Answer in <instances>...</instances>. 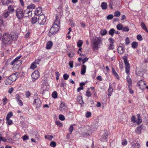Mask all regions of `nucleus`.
<instances>
[{
  "instance_id": "57",
  "label": "nucleus",
  "mask_w": 148,
  "mask_h": 148,
  "mask_svg": "<svg viewBox=\"0 0 148 148\" xmlns=\"http://www.w3.org/2000/svg\"><path fill=\"white\" fill-rule=\"evenodd\" d=\"M137 39L139 41H141L143 40V38L140 35H138L137 36Z\"/></svg>"
},
{
  "instance_id": "44",
  "label": "nucleus",
  "mask_w": 148,
  "mask_h": 148,
  "mask_svg": "<svg viewBox=\"0 0 148 148\" xmlns=\"http://www.w3.org/2000/svg\"><path fill=\"white\" fill-rule=\"evenodd\" d=\"M53 136L51 135H45V138L50 140H51L53 138Z\"/></svg>"
},
{
  "instance_id": "18",
  "label": "nucleus",
  "mask_w": 148,
  "mask_h": 148,
  "mask_svg": "<svg viewBox=\"0 0 148 148\" xmlns=\"http://www.w3.org/2000/svg\"><path fill=\"white\" fill-rule=\"evenodd\" d=\"M77 100L80 104H84V102L82 99V97L81 96L79 95L77 96Z\"/></svg>"
},
{
  "instance_id": "22",
  "label": "nucleus",
  "mask_w": 148,
  "mask_h": 148,
  "mask_svg": "<svg viewBox=\"0 0 148 148\" xmlns=\"http://www.w3.org/2000/svg\"><path fill=\"white\" fill-rule=\"evenodd\" d=\"M113 91V89L112 88V87L111 84L110 83L109 84V89L108 90V96H110L111 94V93Z\"/></svg>"
},
{
  "instance_id": "16",
  "label": "nucleus",
  "mask_w": 148,
  "mask_h": 148,
  "mask_svg": "<svg viewBox=\"0 0 148 148\" xmlns=\"http://www.w3.org/2000/svg\"><path fill=\"white\" fill-rule=\"evenodd\" d=\"M53 42L51 41H48L46 45V48L47 49H49L51 48L53 45Z\"/></svg>"
},
{
  "instance_id": "10",
  "label": "nucleus",
  "mask_w": 148,
  "mask_h": 148,
  "mask_svg": "<svg viewBox=\"0 0 148 148\" xmlns=\"http://www.w3.org/2000/svg\"><path fill=\"white\" fill-rule=\"evenodd\" d=\"M18 73L17 72H16L15 73H14L12 74L10 76L8 77L10 78L11 81L12 82L15 81L18 78Z\"/></svg>"
},
{
  "instance_id": "41",
  "label": "nucleus",
  "mask_w": 148,
  "mask_h": 148,
  "mask_svg": "<svg viewBox=\"0 0 148 148\" xmlns=\"http://www.w3.org/2000/svg\"><path fill=\"white\" fill-rule=\"evenodd\" d=\"M116 28L118 30H122L123 26L121 24H119L116 26Z\"/></svg>"
},
{
  "instance_id": "58",
  "label": "nucleus",
  "mask_w": 148,
  "mask_h": 148,
  "mask_svg": "<svg viewBox=\"0 0 148 148\" xmlns=\"http://www.w3.org/2000/svg\"><path fill=\"white\" fill-rule=\"evenodd\" d=\"M91 113L90 112H87L86 114V118H89L91 116Z\"/></svg>"
},
{
  "instance_id": "24",
  "label": "nucleus",
  "mask_w": 148,
  "mask_h": 148,
  "mask_svg": "<svg viewBox=\"0 0 148 148\" xmlns=\"http://www.w3.org/2000/svg\"><path fill=\"white\" fill-rule=\"evenodd\" d=\"M65 103H62L60 106L59 110L61 111H64L65 108Z\"/></svg>"
},
{
  "instance_id": "55",
  "label": "nucleus",
  "mask_w": 148,
  "mask_h": 148,
  "mask_svg": "<svg viewBox=\"0 0 148 148\" xmlns=\"http://www.w3.org/2000/svg\"><path fill=\"white\" fill-rule=\"evenodd\" d=\"M131 121L133 123H135L136 122V117L134 116H132L131 118Z\"/></svg>"
},
{
  "instance_id": "54",
  "label": "nucleus",
  "mask_w": 148,
  "mask_h": 148,
  "mask_svg": "<svg viewBox=\"0 0 148 148\" xmlns=\"http://www.w3.org/2000/svg\"><path fill=\"white\" fill-rule=\"evenodd\" d=\"M63 77L64 80H66L69 78V75H67V74L65 73L64 74Z\"/></svg>"
},
{
  "instance_id": "32",
  "label": "nucleus",
  "mask_w": 148,
  "mask_h": 148,
  "mask_svg": "<svg viewBox=\"0 0 148 148\" xmlns=\"http://www.w3.org/2000/svg\"><path fill=\"white\" fill-rule=\"evenodd\" d=\"M115 1L114 0H111L109 2V6L111 9H113L112 6L114 5Z\"/></svg>"
},
{
  "instance_id": "62",
  "label": "nucleus",
  "mask_w": 148,
  "mask_h": 148,
  "mask_svg": "<svg viewBox=\"0 0 148 148\" xmlns=\"http://www.w3.org/2000/svg\"><path fill=\"white\" fill-rule=\"evenodd\" d=\"M17 102L19 106H23V103L21 99L18 100L17 101Z\"/></svg>"
},
{
  "instance_id": "61",
  "label": "nucleus",
  "mask_w": 148,
  "mask_h": 148,
  "mask_svg": "<svg viewBox=\"0 0 148 148\" xmlns=\"http://www.w3.org/2000/svg\"><path fill=\"white\" fill-rule=\"evenodd\" d=\"M113 16L112 14H109L107 16V19L108 20L112 19L113 18Z\"/></svg>"
},
{
  "instance_id": "21",
  "label": "nucleus",
  "mask_w": 148,
  "mask_h": 148,
  "mask_svg": "<svg viewBox=\"0 0 148 148\" xmlns=\"http://www.w3.org/2000/svg\"><path fill=\"white\" fill-rule=\"evenodd\" d=\"M86 69V66L85 65H82L81 67V73L82 75H84L85 74Z\"/></svg>"
},
{
  "instance_id": "28",
  "label": "nucleus",
  "mask_w": 148,
  "mask_h": 148,
  "mask_svg": "<svg viewBox=\"0 0 148 148\" xmlns=\"http://www.w3.org/2000/svg\"><path fill=\"white\" fill-rule=\"evenodd\" d=\"M10 13L7 11H5L2 14V16L4 18H7L9 15Z\"/></svg>"
},
{
  "instance_id": "8",
  "label": "nucleus",
  "mask_w": 148,
  "mask_h": 148,
  "mask_svg": "<svg viewBox=\"0 0 148 148\" xmlns=\"http://www.w3.org/2000/svg\"><path fill=\"white\" fill-rule=\"evenodd\" d=\"M34 81L38 79L40 76L38 71L37 70H35L31 75Z\"/></svg>"
},
{
  "instance_id": "49",
  "label": "nucleus",
  "mask_w": 148,
  "mask_h": 148,
  "mask_svg": "<svg viewBox=\"0 0 148 148\" xmlns=\"http://www.w3.org/2000/svg\"><path fill=\"white\" fill-rule=\"evenodd\" d=\"M52 97L54 98H56L57 97V92L56 91H54L52 94Z\"/></svg>"
},
{
  "instance_id": "34",
  "label": "nucleus",
  "mask_w": 148,
  "mask_h": 148,
  "mask_svg": "<svg viewBox=\"0 0 148 148\" xmlns=\"http://www.w3.org/2000/svg\"><path fill=\"white\" fill-rule=\"evenodd\" d=\"M140 25L142 28L146 32H148V30L145 24L143 23H141Z\"/></svg>"
},
{
  "instance_id": "11",
  "label": "nucleus",
  "mask_w": 148,
  "mask_h": 148,
  "mask_svg": "<svg viewBox=\"0 0 148 148\" xmlns=\"http://www.w3.org/2000/svg\"><path fill=\"white\" fill-rule=\"evenodd\" d=\"M126 80L127 82L128 88H132V82L129 76L127 77Z\"/></svg>"
},
{
  "instance_id": "64",
  "label": "nucleus",
  "mask_w": 148,
  "mask_h": 148,
  "mask_svg": "<svg viewBox=\"0 0 148 148\" xmlns=\"http://www.w3.org/2000/svg\"><path fill=\"white\" fill-rule=\"evenodd\" d=\"M31 95L30 92L29 91L26 92L25 95L26 97L28 98Z\"/></svg>"
},
{
  "instance_id": "46",
  "label": "nucleus",
  "mask_w": 148,
  "mask_h": 148,
  "mask_svg": "<svg viewBox=\"0 0 148 148\" xmlns=\"http://www.w3.org/2000/svg\"><path fill=\"white\" fill-rule=\"evenodd\" d=\"M35 6L34 4H31L30 5H29L27 8H28L30 10L31 9H34L35 8Z\"/></svg>"
},
{
  "instance_id": "52",
  "label": "nucleus",
  "mask_w": 148,
  "mask_h": 148,
  "mask_svg": "<svg viewBox=\"0 0 148 148\" xmlns=\"http://www.w3.org/2000/svg\"><path fill=\"white\" fill-rule=\"evenodd\" d=\"M18 73V75H17L18 77H23L25 75V73L23 72H21Z\"/></svg>"
},
{
  "instance_id": "30",
  "label": "nucleus",
  "mask_w": 148,
  "mask_h": 148,
  "mask_svg": "<svg viewBox=\"0 0 148 148\" xmlns=\"http://www.w3.org/2000/svg\"><path fill=\"white\" fill-rule=\"evenodd\" d=\"M12 82V81H11L9 77L6 79L5 82V84L7 85H10Z\"/></svg>"
},
{
  "instance_id": "19",
  "label": "nucleus",
  "mask_w": 148,
  "mask_h": 148,
  "mask_svg": "<svg viewBox=\"0 0 148 148\" xmlns=\"http://www.w3.org/2000/svg\"><path fill=\"white\" fill-rule=\"evenodd\" d=\"M112 73L114 76L118 80L119 79V77L117 73L116 72L114 68L113 67L112 68Z\"/></svg>"
},
{
  "instance_id": "31",
  "label": "nucleus",
  "mask_w": 148,
  "mask_h": 148,
  "mask_svg": "<svg viewBox=\"0 0 148 148\" xmlns=\"http://www.w3.org/2000/svg\"><path fill=\"white\" fill-rule=\"evenodd\" d=\"M67 55L69 57L72 58L74 56V51H71L70 52L67 51Z\"/></svg>"
},
{
  "instance_id": "45",
  "label": "nucleus",
  "mask_w": 148,
  "mask_h": 148,
  "mask_svg": "<svg viewBox=\"0 0 148 148\" xmlns=\"http://www.w3.org/2000/svg\"><path fill=\"white\" fill-rule=\"evenodd\" d=\"M40 61V59L36 60L35 61L33 62L31 65H36L37 64H39V62Z\"/></svg>"
},
{
  "instance_id": "29",
  "label": "nucleus",
  "mask_w": 148,
  "mask_h": 148,
  "mask_svg": "<svg viewBox=\"0 0 148 148\" xmlns=\"http://www.w3.org/2000/svg\"><path fill=\"white\" fill-rule=\"evenodd\" d=\"M108 136V134L107 133H105L100 138V140L102 141H103L104 140L105 141L107 137Z\"/></svg>"
},
{
  "instance_id": "1",
  "label": "nucleus",
  "mask_w": 148,
  "mask_h": 148,
  "mask_svg": "<svg viewBox=\"0 0 148 148\" xmlns=\"http://www.w3.org/2000/svg\"><path fill=\"white\" fill-rule=\"evenodd\" d=\"M92 42V49L94 51L97 50L99 48L100 45L102 44L101 38H95L93 39Z\"/></svg>"
},
{
  "instance_id": "60",
  "label": "nucleus",
  "mask_w": 148,
  "mask_h": 148,
  "mask_svg": "<svg viewBox=\"0 0 148 148\" xmlns=\"http://www.w3.org/2000/svg\"><path fill=\"white\" fill-rule=\"evenodd\" d=\"M55 123L59 127H61L62 125V123L60 121H56Z\"/></svg>"
},
{
  "instance_id": "39",
  "label": "nucleus",
  "mask_w": 148,
  "mask_h": 148,
  "mask_svg": "<svg viewBox=\"0 0 148 148\" xmlns=\"http://www.w3.org/2000/svg\"><path fill=\"white\" fill-rule=\"evenodd\" d=\"M83 43V41L81 40H79L77 42V47L80 48L82 45Z\"/></svg>"
},
{
  "instance_id": "5",
  "label": "nucleus",
  "mask_w": 148,
  "mask_h": 148,
  "mask_svg": "<svg viewBox=\"0 0 148 148\" xmlns=\"http://www.w3.org/2000/svg\"><path fill=\"white\" fill-rule=\"evenodd\" d=\"M46 20L44 15L42 14L39 16L38 22L40 25H44L46 21Z\"/></svg>"
},
{
  "instance_id": "17",
  "label": "nucleus",
  "mask_w": 148,
  "mask_h": 148,
  "mask_svg": "<svg viewBox=\"0 0 148 148\" xmlns=\"http://www.w3.org/2000/svg\"><path fill=\"white\" fill-rule=\"evenodd\" d=\"M118 52L120 54H123L125 51V49L122 46H119L117 49Z\"/></svg>"
},
{
  "instance_id": "4",
  "label": "nucleus",
  "mask_w": 148,
  "mask_h": 148,
  "mask_svg": "<svg viewBox=\"0 0 148 148\" xmlns=\"http://www.w3.org/2000/svg\"><path fill=\"white\" fill-rule=\"evenodd\" d=\"M16 14L18 19H22L24 16L23 10L21 8H17L16 10Z\"/></svg>"
},
{
  "instance_id": "48",
  "label": "nucleus",
  "mask_w": 148,
  "mask_h": 148,
  "mask_svg": "<svg viewBox=\"0 0 148 148\" xmlns=\"http://www.w3.org/2000/svg\"><path fill=\"white\" fill-rule=\"evenodd\" d=\"M125 65H129V64L127 60V58L125 56L123 58Z\"/></svg>"
},
{
  "instance_id": "2",
  "label": "nucleus",
  "mask_w": 148,
  "mask_h": 148,
  "mask_svg": "<svg viewBox=\"0 0 148 148\" xmlns=\"http://www.w3.org/2000/svg\"><path fill=\"white\" fill-rule=\"evenodd\" d=\"M12 42L11 36L8 34L5 33L2 36V43L5 45L10 44Z\"/></svg>"
},
{
  "instance_id": "27",
  "label": "nucleus",
  "mask_w": 148,
  "mask_h": 148,
  "mask_svg": "<svg viewBox=\"0 0 148 148\" xmlns=\"http://www.w3.org/2000/svg\"><path fill=\"white\" fill-rule=\"evenodd\" d=\"M137 116L138 117V121L137 122V123L138 125H139L142 122V120L140 116V114H137Z\"/></svg>"
},
{
  "instance_id": "47",
  "label": "nucleus",
  "mask_w": 148,
  "mask_h": 148,
  "mask_svg": "<svg viewBox=\"0 0 148 148\" xmlns=\"http://www.w3.org/2000/svg\"><path fill=\"white\" fill-rule=\"evenodd\" d=\"M6 123L8 125H10L12 124L13 122L12 120L10 119H6Z\"/></svg>"
},
{
  "instance_id": "33",
  "label": "nucleus",
  "mask_w": 148,
  "mask_h": 148,
  "mask_svg": "<svg viewBox=\"0 0 148 148\" xmlns=\"http://www.w3.org/2000/svg\"><path fill=\"white\" fill-rule=\"evenodd\" d=\"M138 45V43L136 42H133L132 44V47L134 49L136 48Z\"/></svg>"
},
{
  "instance_id": "6",
  "label": "nucleus",
  "mask_w": 148,
  "mask_h": 148,
  "mask_svg": "<svg viewBox=\"0 0 148 148\" xmlns=\"http://www.w3.org/2000/svg\"><path fill=\"white\" fill-rule=\"evenodd\" d=\"M146 83L145 82L141 80L137 83V86L141 90H143L145 88Z\"/></svg>"
},
{
  "instance_id": "37",
  "label": "nucleus",
  "mask_w": 148,
  "mask_h": 148,
  "mask_svg": "<svg viewBox=\"0 0 148 148\" xmlns=\"http://www.w3.org/2000/svg\"><path fill=\"white\" fill-rule=\"evenodd\" d=\"M115 30L114 29L112 28L110 29L109 32V34L112 36H113Z\"/></svg>"
},
{
  "instance_id": "42",
  "label": "nucleus",
  "mask_w": 148,
  "mask_h": 148,
  "mask_svg": "<svg viewBox=\"0 0 148 148\" xmlns=\"http://www.w3.org/2000/svg\"><path fill=\"white\" fill-rule=\"evenodd\" d=\"M120 15V12L119 11H116L114 12V16L115 17H119Z\"/></svg>"
},
{
  "instance_id": "12",
  "label": "nucleus",
  "mask_w": 148,
  "mask_h": 148,
  "mask_svg": "<svg viewBox=\"0 0 148 148\" xmlns=\"http://www.w3.org/2000/svg\"><path fill=\"white\" fill-rule=\"evenodd\" d=\"M23 12H24V15L25 14L26 15L25 16L26 17L30 16L32 14V11L30 10V9L27 8V9L23 11Z\"/></svg>"
},
{
  "instance_id": "14",
  "label": "nucleus",
  "mask_w": 148,
  "mask_h": 148,
  "mask_svg": "<svg viewBox=\"0 0 148 148\" xmlns=\"http://www.w3.org/2000/svg\"><path fill=\"white\" fill-rule=\"evenodd\" d=\"M143 128V125H141L138 126L135 130V132L138 134H140L141 133V131Z\"/></svg>"
},
{
  "instance_id": "23",
  "label": "nucleus",
  "mask_w": 148,
  "mask_h": 148,
  "mask_svg": "<svg viewBox=\"0 0 148 148\" xmlns=\"http://www.w3.org/2000/svg\"><path fill=\"white\" fill-rule=\"evenodd\" d=\"M85 83L84 82L80 83L79 84L80 86L77 88V92H79L81 90H83V86L85 85Z\"/></svg>"
},
{
  "instance_id": "53",
  "label": "nucleus",
  "mask_w": 148,
  "mask_h": 148,
  "mask_svg": "<svg viewBox=\"0 0 148 148\" xmlns=\"http://www.w3.org/2000/svg\"><path fill=\"white\" fill-rule=\"evenodd\" d=\"M56 143L54 141H52L50 143V145L51 147H55L56 146Z\"/></svg>"
},
{
  "instance_id": "25",
  "label": "nucleus",
  "mask_w": 148,
  "mask_h": 148,
  "mask_svg": "<svg viewBox=\"0 0 148 148\" xmlns=\"http://www.w3.org/2000/svg\"><path fill=\"white\" fill-rule=\"evenodd\" d=\"M107 6L108 5L105 2H103L101 5V7L103 10L106 9L107 8Z\"/></svg>"
},
{
  "instance_id": "26",
  "label": "nucleus",
  "mask_w": 148,
  "mask_h": 148,
  "mask_svg": "<svg viewBox=\"0 0 148 148\" xmlns=\"http://www.w3.org/2000/svg\"><path fill=\"white\" fill-rule=\"evenodd\" d=\"M130 65H126L125 70L126 73L128 75L127 76H129L130 75Z\"/></svg>"
},
{
  "instance_id": "3",
  "label": "nucleus",
  "mask_w": 148,
  "mask_h": 148,
  "mask_svg": "<svg viewBox=\"0 0 148 148\" xmlns=\"http://www.w3.org/2000/svg\"><path fill=\"white\" fill-rule=\"evenodd\" d=\"M60 25L58 22L56 21L54 22L53 25L50 30L49 32L52 34L56 33L60 29Z\"/></svg>"
},
{
  "instance_id": "59",
  "label": "nucleus",
  "mask_w": 148,
  "mask_h": 148,
  "mask_svg": "<svg viewBox=\"0 0 148 148\" xmlns=\"http://www.w3.org/2000/svg\"><path fill=\"white\" fill-rule=\"evenodd\" d=\"M91 93L89 90H88L86 91V96L88 97H90L91 96Z\"/></svg>"
},
{
  "instance_id": "40",
  "label": "nucleus",
  "mask_w": 148,
  "mask_h": 148,
  "mask_svg": "<svg viewBox=\"0 0 148 148\" xmlns=\"http://www.w3.org/2000/svg\"><path fill=\"white\" fill-rule=\"evenodd\" d=\"M75 125H71L70 126V127L69 129V133H70V134H71L72 133L73 130L74 128L73 127V126H75Z\"/></svg>"
},
{
  "instance_id": "13",
  "label": "nucleus",
  "mask_w": 148,
  "mask_h": 148,
  "mask_svg": "<svg viewBox=\"0 0 148 148\" xmlns=\"http://www.w3.org/2000/svg\"><path fill=\"white\" fill-rule=\"evenodd\" d=\"M8 11L10 14H12L15 11L14 8V5H9L8 8Z\"/></svg>"
},
{
  "instance_id": "56",
  "label": "nucleus",
  "mask_w": 148,
  "mask_h": 148,
  "mask_svg": "<svg viewBox=\"0 0 148 148\" xmlns=\"http://www.w3.org/2000/svg\"><path fill=\"white\" fill-rule=\"evenodd\" d=\"M130 43V41L129 38L128 37H127L125 40V44L126 45H128Z\"/></svg>"
},
{
  "instance_id": "50",
  "label": "nucleus",
  "mask_w": 148,
  "mask_h": 148,
  "mask_svg": "<svg viewBox=\"0 0 148 148\" xmlns=\"http://www.w3.org/2000/svg\"><path fill=\"white\" fill-rule=\"evenodd\" d=\"M59 119L62 121H64L65 120V117L62 114H60L59 116Z\"/></svg>"
},
{
  "instance_id": "7",
  "label": "nucleus",
  "mask_w": 148,
  "mask_h": 148,
  "mask_svg": "<svg viewBox=\"0 0 148 148\" xmlns=\"http://www.w3.org/2000/svg\"><path fill=\"white\" fill-rule=\"evenodd\" d=\"M22 56L20 55L16 58L13 60L11 63V65H13L14 64H16V65L18 64H22V61L20 60H18Z\"/></svg>"
},
{
  "instance_id": "35",
  "label": "nucleus",
  "mask_w": 148,
  "mask_h": 148,
  "mask_svg": "<svg viewBox=\"0 0 148 148\" xmlns=\"http://www.w3.org/2000/svg\"><path fill=\"white\" fill-rule=\"evenodd\" d=\"M11 38L12 39V40H16L18 37V35L16 34H13V35L11 36Z\"/></svg>"
},
{
  "instance_id": "63",
  "label": "nucleus",
  "mask_w": 148,
  "mask_h": 148,
  "mask_svg": "<svg viewBox=\"0 0 148 148\" xmlns=\"http://www.w3.org/2000/svg\"><path fill=\"white\" fill-rule=\"evenodd\" d=\"M140 145L138 143H136L133 146L134 148H140Z\"/></svg>"
},
{
  "instance_id": "9",
  "label": "nucleus",
  "mask_w": 148,
  "mask_h": 148,
  "mask_svg": "<svg viewBox=\"0 0 148 148\" xmlns=\"http://www.w3.org/2000/svg\"><path fill=\"white\" fill-rule=\"evenodd\" d=\"M41 101L38 98L35 99L34 101L33 105L35 106L36 108L40 107L41 106Z\"/></svg>"
},
{
  "instance_id": "15",
  "label": "nucleus",
  "mask_w": 148,
  "mask_h": 148,
  "mask_svg": "<svg viewBox=\"0 0 148 148\" xmlns=\"http://www.w3.org/2000/svg\"><path fill=\"white\" fill-rule=\"evenodd\" d=\"M42 11V9L41 8H37L35 10V14L38 16L41 13Z\"/></svg>"
},
{
  "instance_id": "38",
  "label": "nucleus",
  "mask_w": 148,
  "mask_h": 148,
  "mask_svg": "<svg viewBox=\"0 0 148 148\" xmlns=\"http://www.w3.org/2000/svg\"><path fill=\"white\" fill-rule=\"evenodd\" d=\"M37 21V18L35 16H34L32 18V24H35Z\"/></svg>"
},
{
  "instance_id": "51",
  "label": "nucleus",
  "mask_w": 148,
  "mask_h": 148,
  "mask_svg": "<svg viewBox=\"0 0 148 148\" xmlns=\"http://www.w3.org/2000/svg\"><path fill=\"white\" fill-rule=\"evenodd\" d=\"M66 86V83L64 82V81L62 80L60 83V86L61 87H64Z\"/></svg>"
},
{
  "instance_id": "20",
  "label": "nucleus",
  "mask_w": 148,
  "mask_h": 148,
  "mask_svg": "<svg viewBox=\"0 0 148 148\" xmlns=\"http://www.w3.org/2000/svg\"><path fill=\"white\" fill-rule=\"evenodd\" d=\"M1 3L3 5H7L9 3H12L11 0H2Z\"/></svg>"
},
{
  "instance_id": "36",
  "label": "nucleus",
  "mask_w": 148,
  "mask_h": 148,
  "mask_svg": "<svg viewBox=\"0 0 148 148\" xmlns=\"http://www.w3.org/2000/svg\"><path fill=\"white\" fill-rule=\"evenodd\" d=\"M107 32L105 29H103L100 31L101 35L102 36H104L106 34Z\"/></svg>"
},
{
  "instance_id": "43",
  "label": "nucleus",
  "mask_w": 148,
  "mask_h": 148,
  "mask_svg": "<svg viewBox=\"0 0 148 148\" xmlns=\"http://www.w3.org/2000/svg\"><path fill=\"white\" fill-rule=\"evenodd\" d=\"M13 115L12 112H9L8 114H7L6 119H10V118Z\"/></svg>"
}]
</instances>
